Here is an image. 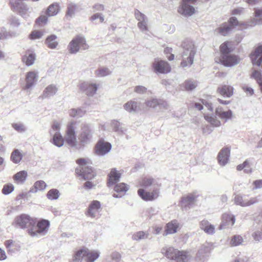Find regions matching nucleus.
Wrapping results in <instances>:
<instances>
[{"instance_id":"1","label":"nucleus","mask_w":262,"mask_h":262,"mask_svg":"<svg viewBox=\"0 0 262 262\" xmlns=\"http://www.w3.org/2000/svg\"><path fill=\"white\" fill-rule=\"evenodd\" d=\"M78 122L72 120L68 122L65 131V141L71 147L76 149L83 148L92 140L93 130L92 125L87 123H82L80 125V131L77 138Z\"/></svg>"},{"instance_id":"2","label":"nucleus","mask_w":262,"mask_h":262,"mask_svg":"<svg viewBox=\"0 0 262 262\" xmlns=\"http://www.w3.org/2000/svg\"><path fill=\"white\" fill-rule=\"evenodd\" d=\"M182 47L183 51L182 53L181 66L183 68L189 67L193 63L194 58L196 53V47L193 41L186 39L182 42Z\"/></svg>"},{"instance_id":"3","label":"nucleus","mask_w":262,"mask_h":262,"mask_svg":"<svg viewBox=\"0 0 262 262\" xmlns=\"http://www.w3.org/2000/svg\"><path fill=\"white\" fill-rule=\"evenodd\" d=\"M161 253L167 258L176 262H188L191 258L188 252L180 251L172 247L165 246L162 248Z\"/></svg>"},{"instance_id":"4","label":"nucleus","mask_w":262,"mask_h":262,"mask_svg":"<svg viewBox=\"0 0 262 262\" xmlns=\"http://www.w3.org/2000/svg\"><path fill=\"white\" fill-rule=\"evenodd\" d=\"M50 222L48 220L42 219L32 228L28 229L29 235L32 237H39L46 235L49 230Z\"/></svg>"},{"instance_id":"5","label":"nucleus","mask_w":262,"mask_h":262,"mask_svg":"<svg viewBox=\"0 0 262 262\" xmlns=\"http://www.w3.org/2000/svg\"><path fill=\"white\" fill-rule=\"evenodd\" d=\"M36 223V218L32 217L27 214H21L15 218L12 225L20 229L28 228L29 229L34 227Z\"/></svg>"},{"instance_id":"6","label":"nucleus","mask_w":262,"mask_h":262,"mask_svg":"<svg viewBox=\"0 0 262 262\" xmlns=\"http://www.w3.org/2000/svg\"><path fill=\"white\" fill-rule=\"evenodd\" d=\"M78 167L76 169V172L79 176L84 180H91L94 177V173L92 168L87 165L84 159H79L77 160Z\"/></svg>"},{"instance_id":"7","label":"nucleus","mask_w":262,"mask_h":262,"mask_svg":"<svg viewBox=\"0 0 262 262\" xmlns=\"http://www.w3.org/2000/svg\"><path fill=\"white\" fill-rule=\"evenodd\" d=\"M88 48L85 38L81 35L74 37L68 45V50L71 54H76L80 50H85Z\"/></svg>"},{"instance_id":"8","label":"nucleus","mask_w":262,"mask_h":262,"mask_svg":"<svg viewBox=\"0 0 262 262\" xmlns=\"http://www.w3.org/2000/svg\"><path fill=\"white\" fill-rule=\"evenodd\" d=\"M242 26H245V24L239 22L236 17H232L229 20L228 23L222 24L219 28L215 30V32L221 35L225 36L228 34L232 28L235 26H239V29H243Z\"/></svg>"},{"instance_id":"9","label":"nucleus","mask_w":262,"mask_h":262,"mask_svg":"<svg viewBox=\"0 0 262 262\" xmlns=\"http://www.w3.org/2000/svg\"><path fill=\"white\" fill-rule=\"evenodd\" d=\"M194 4L184 0H181L177 9L179 14L185 17L192 16L196 12Z\"/></svg>"},{"instance_id":"10","label":"nucleus","mask_w":262,"mask_h":262,"mask_svg":"<svg viewBox=\"0 0 262 262\" xmlns=\"http://www.w3.org/2000/svg\"><path fill=\"white\" fill-rule=\"evenodd\" d=\"M10 4L13 10L24 18L30 15L29 8L27 4L20 0H10Z\"/></svg>"},{"instance_id":"11","label":"nucleus","mask_w":262,"mask_h":262,"mask_svg":"<svg viewBox=\"0 0 262 262\" xmlns=\"http://www.w3.org/2000/svg\"><path fill=\"white\" fill-rule=\"evenodd\" d=\"M145 105L148 108H158L160 112H164L168 110V105L164 100L157 99L156 98H150L148 99L145 102Z\"/></svg>"},{"instance_id":"12","label":"nucleus","mask_w":262,"mask_h":262,"mask_svg":"<svg viewBox=\"0 0 262 262\" xmlns=\"http://www.w3.org/2000/svg\"><path fill=\"white\" fill-rule=\"evenodd\" d=\"M199 196V194L196 191H194L187 195H184L182 198L180 202L181 207L183 209L185 210L190 208L196 201Z\"/></svg>"},{"instance_id":"13","label":"nucleus","mask_w":262,"mask_h":262,"mask_svg":"<svg viewBox=\"0 0 262 262\" xmlns=\"http://www.w3.org/2000/svg\"><path fill=\"white\" fill-rule=\"evenodd\" d=\"M38 77L37 72L35 71L28 72L26 75L25 84L22 87L23 90L31 93L33 87L37 81Z\"/></svg>"},{"instance_id":"14","label":"nucleus","mask_w":262,"mask_h":262,"mask_svg":"<svg viewBox=\"0 0 262 262\" xmlns=\"http://www.w3.org/2000/svg\"><path fill=\"white\" fill-rule=\"evenodd\" d=\"M139 186L145 188L151 187L152 189L159 188L160 189L161 183L158 178H152L150 176H145L139 181Z\"/></svg>"},{"instance_id":"15","label":"nucleus","mask_w":262,"mask_h":262,"mask_svg":"<svg viewBox=\"0 0 262 262\" xmlns=\"http://www.w3.org/2000/svg\"><path fill=\"white\" fill-rule=\"evenodd\" d=\"M111 149L112 145L110 143L103 139H100L95 145L94 150L96 155L103 156L108 153Z\"/></svg>"},{"instance_id":"16","label":"nucleus","mask_w":262,"mask_h":262,"mask_svg":"<svg viewBox=\"0 0 262 262\" xmlns=\"http://www.w3.org/2000/svg\"><path fill=\"white\" fill-rule=\"evenodd\" d=\"M138 194L144 201H152L158 198L160 191L159 188H154L151 191H147L143 188H140L138 190Z\"/></svg>"},{"instance_id":"17","label":"nucleus","mask_w":262,"mask_h":262,"mask_svg":"<svg viewBox=\"0 0 262 262\" xmlns=\"http://www.w3.org/2000/svg\"><path fill=\"white\" fill-rule=\"evenodd\" d=\"M101 207V203L98 201L94 200L90 203L85 214L91 218H97L99 216Z\"/></svg>"},{"instance_id":"18","label":"nucleus","mask_w":262,"mask_h":262,"mask_svg":"<svg viewBox=\"0 0 262 262\" xmlns=\"http://www.w3.org/2000/svg\"><path fill=\"white\" fill-rule=\"evenodd\" d=\"M79 88L86 95L92 97L96 93L98 85L91 81H83L79 83Z\"/></svg>"},{"instance_id":"19","label":"nucleus","mask_w":262,"mask_h":262,"mask_svg":"<svg viewBox=\"0 0 262 262\" xmlns=\"http://www.w3.org/2000/svg\"><path fill=\"white\" fill-rule=\"evenodd\" d=\"M153 69L156 73L167 74L170 72V65L165 61L156 59L152 63Z\"/></svg>"},{"instance_id":"20","label":"nucleus","mask_w":262,"mask_h":262,"mask_svg":"<svg viewBox=\"0 0 262 262\" xmlns=\"http://www.w3.org/2000/svg\"><path fill=\"white\" fill-rule=\"evenodd\" d=\"M213 249L212 244L206 243L204 244L199 249L196 256L198 261H204L208 253Z\"/></svg>"},{"instance_id":"21","label":"nucleus","mask_w":262,"mask_h":262,"mask_svg":"<svg viewBox=\"0 0 262 262\" xmlns=\"http://www.w3.org/2000/svg\"><path fill=\"white\" fill-rule=\"evenodd\" d=\"M221 61L225 66L232 67L239 63L241 59L237 55L229 54L222 56Z\"/></svg>"},{"instance_id":"22","label":"nucleus","mask_w":262,"mask_h":262,"mask_svg":"<svg viewBox=\"0 0 262 262\" xmlns=\"http://www.w3.org/2000/svg\"><path fill=\"white\" fill-rule=\"evenodd\" d=\"M234 203L236 205L242 207L249 206L259 202V199L257 196L251 198L250 200H244L243 196L239 195H236L234 199Z\"/></svg>"},{"instance_id":"23","label":"nucleus","mask_w":262,"mask_h":262,"mask_svg":"<svg viewBox=\"0 0 262 262\" xmlns=\"http://www.w3.org/2000/svg\"><path fill=\"white\" fill-rule=\"evenodd\" d=\"M230 155V148L224 147L222 148L218 154V161L220 165L224 166L229 161Z\"/></svg>"},{"instance_id":"24","label":"nucleus","mask_w":262,"mask_h":262,"mask_svg":"<svg viewBox=\"0 0 262 262\" xmlns=\"http://www.w3.org/2000/svg\"><path fill=\"white\" fill-rule=\"evenodd\" d=\"M253 64L260 66L262 62V45L258 46L254 52L250 54Z\"/></svg>"},{"instance_id":"25","label":"nucleus","mask_w":262,"mask_h":262,"mask_svg":"<svg viewBox=\"0 0 262 262\" xmlns=\"http://www.w3.org/2000/svg\"><path fill=\"white\" fill-rule=\"evenodd\" d=\"M86 106H83L77 108H71L68 111L69 116L72 118H80L86 113Z\"/></svg>"},{"instance_id":"26","label":"nucleus","mask_w":262,"mask_h":262,"mask_svg":"<svg viewBox=\"0 0 262 262\" xmlns=\"http://www.w3.org/2000/svg\"><path fill=\"white\" fill-rule=\"evenodd\" d=\"M234 88L230 85H222L217 88V92L222 96L230 98L233 94Z\"/></svg>"},{"instance_id":"27","label":"nucleus","mask_w":262,"mask_h":262,"mask_svg":"<svg viewBox=\"0 0 262 262\" xmlns=\"http://www.w3.org/2000/svg\"><path fill=\"white\" fill-rule=\"evenodd\" d=\"M100 255V252L98 250H91L86 248L84 262H95Z\"/></svg>"},{"instance_id":"28","label":"nucleus","mask_w":262,"mask_h":262,"mask_svg":"<svg viewBox=\"0 0 262 262\" xmlns=\"http://www.w3.org/2000/svg\"><path fill=\"white\" fill-rule=\"evenodd\" d=\"M216 115L220 117L221 119L227 121L231 119L233 117V112L231 110L225 111L221 106L216 107L215 110Z\"/></svg>"},{"instance_id":"29","label":"nucleus","mask_w":262,"mask_h":262,"mask_svg":"<svg viewBox=\"0 0 262 262\" xmlns=\"http://www.w3.org/2000/svg\"><path fill=\"white\" fill-rule=\"evenodd\" d=\"M179 227V223L177 220H173L166 224L164 235L175 233Z\"/></svg>"},{"instance_id":"30","label":"nucleus","mask_w":262,"mask_h":262,"mask_svg":"<svg viewBox=\"0 0 262 262\" xmlns=\"http://www.w3.org/2000/svg\"><path fill=\"white\" fill-rule=\"evenodd\" d=\"M110 125L113 130L118 134H125L126 128L123 124L117 120H113L111 121Z\"/></svg>"},{"instance_id":"31","label":"nucleus","mask_w":262,"mask_h":262,"mask_svg":"<svg viewBox=\"0 0 262 262\" xmlns=\"http://www.w3.org/2000/svg\"><path fill=\"white\" fill-rule=\"evenodd\" d=\"M36 59V55L32 50H28L26 52L25 54L22 57L23 61L25 63L27 66L32 65Z\"/></svg>"},{"instance_id":"32","label":"nucleus","mask_w":262,"mask_h":262,"mask_svg":"<svg viewBox=\"0 0 262 262\" xmlns=\"http://www.w3.org/2000/svg\"><path fill=\"white\" fill-rule=\"evenodd\" d=\"M124 109L129 113H135L140 110L139 103L134 100H130L123 105Z\"/></svg>"},{"instance_id":"33","label":"nucleus","mask_w":262,"mask_h":262,"mask_svg":"<svg viewBox=\"0 0 262 262\" xmlns=\"http://www.w3.org/2000/svg\"><path fill=\"white\" fill-rule=\"evenodd\" d=\"M121 174V173L115 168L112 169L108 174V185L111 186L118 182Z\"/></svg>"},{"instance_id":"34","label":"nucleus","mask_w":262,"mask_h":262,"mask_svg":"<svg viewBox=\"0 0 262 262\" xmlns=\"http://www.w3.org/2000/svg\"><path fill=\"white\" fill-rule=\"evenodd\" d=\"M5 245L8 253H14L20 249V246L18 244L11 239L6 241Z\"/></svg>"},{"instance_id":"35","label":"nucleus","mask_w":262,"mask_h":262,"mask_svg":"<svg viewBox=\"0 0 262 262\" xmlns=\"http://www.w3.org/2000/svg\"><path fill=\"white\" fill-rule=\"evenodd\" d=\"M235 222V216L229 213H226L223 215V223L220 226V229L224 228L226 225L233 226Z\"/></svg>"},{"instance_id":"36","label":"nucleus","mask_w":262,"mask_h":262,"mask_svg":"<svg viewBox=\"0 0 262 262\" xmlns=\"http://www.w3.org/2000/svg\"><path fill=\"white\" fill-rule=\"evenodd\" d=\"M50 137V142L58 147H62L64 145V142H66L65 136L63 138L61 134L53 135Z\"/></svg>"},{"instance_id":"37","label":"nucleus","mask_w":262,"mask_h":262,"mask_svg":"<svg viewBox=\"0 0 262 262\" xmlns=\"http://www.w3.org/2000/svg\"><path fill=\"white\" fill-rule=\"evenodd\" d=\"M234 49L233 44L231 41H226L222 43L220 46V51L221 53V57L224 55H227L232 52Z\"/></svg>"},{"instance_id":"38","label":"nucleus","mask_w":262,"mask_h":262,"mask_svg":"<svg viewBox=\"0 0 262 262\" xmlns=\"http://www.w3.org/2000/svg\"><path fill=\"white\" fill-rule=\"evenodd\" d=\"M129 189V186L124 183H121L117 184L114 187V190L115 192L121 193L120 194H117L114 193L113 196L114 198H120L122 194H124Z\"/></svg>"},{"instance_id":"39","label":"nucleus","mask_w":262,"mask_h":262,"mask_svg":"<svg viewBox=\"0 0 262 262\" xmlns=\"http://www.w3.org/2000/svg\"><path fill=\"white\" fill-rule=\"evenodd\" d=\"M200 228L205 233L208 234H213L215 233V227L208 221L203 220L200 223Z\"/></svg>"},{"instance_id":"40","label":"nucleus","mask_w":262,"mask_h":262,"mask_svg":"<svg viewBox=\"0 0 262 262\" xmlns=\"http://www.w3.org/2000/svg\"><path fill=\"white\" fill-rule=\"evenodd\" d=\"M58 91V88L54 84L48 85L43 91L42 97L43 98H49L56 94Z\"/></svg>"},{"instance_id":"41","label":"nucleus","mask_w":262,"mask_h":262,"mask_svg":"<svg viewBox=\"0 0 262 262\" xmlns=\"http://www.w3.org/2000/svg\"><path fill=\"white\" fill-rule=\"evenodd\" d=\"M28 173L25 170H22L15 174L13 179L14 181L17 184H24L27 180Z\"/></svg>"},{"instance_id":"42","label":"nucleus","mask_w":262,"mask_h":262,"mask_svg":"<svg viewBox=\"0 0 262 262\" xmlns=\"http://www.w3.org/2000/svg\"><path fill=\"white\" fill-rule=\"evenodd\" d=\"M60 10L59 4L54 3L48 7L46 11V14L48 16H55L59 12Z\"/></svg>"},{"instance_id":"43","label":"nucleus","mask_w":262,"mask_h":262,"mask_svg":"<svg viewBox=\"0 0 262 262\" xmlns=\"http://www.w3.org/2000/svg\"><path fill=\"white\" fill-rule=\"evenodd\" d=\"M57 39L56 35H51L46 38L45 43L48 48L52 49H55L58 44Z\"/></svg>"},{"instance_id":"44","label":"nucleus","mask_w":262,"mask_h":262,"mask_svg":"<svg viewBox=\"0 0 262 262\" xmlns=\"http://www.w3.org/2000/svg\"><path fill=\"white\" fill-rule=\"evenodd\" d=\"M46 184L43 181H37L34 183L33 186L30 188L29 192L36 193L38 191H42L46 188Z\"/></svg>"},{"instance_id":"45","label":"nucleus","mask_w":262,"mask_h":262,"mask_svg":"<svg viewBox=\"0 0 262 262\" xmlns=\"http://www.w3.org/2000/svg\"><path fill=\"white\" fill-rule=\"evenodd\" d=\"M86 248L81 249L74 253L73 257V262H82L84 261Z\"/></svg>"},{"instance_id":"46","label":"nucleus","mask_w":262,"mask_h":262,"mask_svg":"<svg viewBox=\"0 0 262 262\" xmlns=\"http://www.w3.org/2000/svg\"><path fill=\"white\" fill-rule=\"evenodd\" d=\"M61 122L56 120L54 121L51 125V128L49 132L50 136H51L53 135L61 134Z\"/></svg>"},{"instance_id":"47","label":"nucleus","mask_w":262,"mask_h":262,"mask_svg":"<svg viewBox=\"0 0 262 262\" xmlns=\"http://www.w3.org/2000/svg\"><path fill=\"white\" fill-rule=\"evenodd\" d=\"M254 16L256 18H253L252 25L253 26L262 25V8L255 9Z\"/></svg>"},{"instance_id":"48","label":"nucleus","mask_w":262,"mask_h":262,"mask_svg":"<svg viewBox=\"0 0 262 262\" xmlns=\"http://www.w3.org/2000/svg\"><path fill=\"white\" fill-rule=\"evenodd\" d=\"M183 85L186 91H192L197 87L198 82L194 79H188L184 82Z\"/></svg>"},{"instance_id":"49","label":"nucleus","mask_w":262,"mask_h":262,"mask_svg":"<svg viewBox=\"0 0 262 262\" xmlns=\"http://www.w3.org/2000/svg\"><path fill=\"white\" fill-rule=\"evenodd\" d=\"M78 10V6L74 3L70 2L68 5L66 15L68 17H72L74 15L75 13Z\"/></svg>"},{"instance_id":"50","label":"nucleus","mask_w":262,"mask_h":262,"mask_svg":"<svg viewBox=\"0 0 262 262\" xmlns=\"http://www.w3.org/2000/svg\"><path fill=\"white\" fill-rule=\"evenodd\" d=\"M23 155L18 149H15L11 154L10 159L11 161L15 163H19L21 160Z\"/></svg>"},{"instance_id":"51","label":"nucleus","mask_w":262,"mask_h":262,"mask_svg":"<svg viewBox=\"0 0 262 262\" xmlns=\"http://www.w3.org/2000/svg\"><path fill=\"white\" fill-rule=\"evenodd\" d=\"M244 242V239L239 235H235L231 237L230 245L232 247L237 246L241 245Z\"/></svg>"},{"instance_id":"52","label":"nucleus","mask_w":262,"mask_h":262,"mask_svg":"<svg viewBox=\"0 0 262 262\" xmlns=\"http://www.w3.org/2000/svg\"><path fill=\"white\" fill-rule=\"evenodd\" d=\"M202 102L203 104L204 105V106L201 103H195V105H194L195 107L199 111L203 109L204 108H206L207 110L209 111L210 112H213V107L212 106L211 103L206 102L205 101H202Z\"/></svg>"},{"instance_id":"53","label":"nucleus","mask_w":262,"mask_h":262,"mask_svg":"<svg viewBox=\"0 0 262 262\" xmlns=\"http://www.w3.org/2000/svg\"><path fill=\"white\" fill-rule=\"evenodd\" d=\"M205 119L210 123L213 126L219 127L221 125V121L218 120L214 116H209L205 115L204 116Z\"/></svg>"},{"instance_id":"54","label":"nucleus","mask_w":262,"mask_h":262,"mask_svg":"<svg viewBox=\"0 0 262 262\" xmlns=\"http://www.w3.org/2000/svg\"><path fill=\"white\" fill-rule=\"evenodd\" d=\"M149 236L148 233L142 231H138L133 235V239L136 241H140L147 238Z\"/></svg>"},{"instance_id":"55","label":"nucleus","mask_w":262,"mask_h":262,"mask_svg":"<svg viewBox=\"0 0 262 262\" xmlns=\"http://www.w3.org/2000/svg\"><path fill=\"white\" fill-rule=\"evenodd\" d=\"M112 72L107 68L102 67L99 68L95 71L96 75L98 77H104L109 75Z\"/></svg>"},{"instance_id":"56","label":"nucleus","mask_w":262,"mask_h":262,"mask_svg":"<svg viewBox=\"0 0 262 262\" xmlns=\"http://www.w3.org/2000/svg\"><path fill=\"white\" fill-rule=\"evenodd\" d=\"M59 195V191L56 189H52L50 190L47 194L48 199L51 200L58 199Z\"/></svg>"},{"instance_id":"57","label":"nucleus","mask_w":262,"mask_h":262,"mask_svg":"<svg viewBox=\"0 0 262 262\" xmlns=\"http://www.w3.org/2000/svg\"><path fill=\"white\" fill-rule=\"evenodd\" d=\"M15 36L16 33L10 34L7 31L5 28H0V39L7 38L9 37H14Z\"/></svg>"},{"instance_id":"58","label":"nucleus","mask_w":262,"mask_h":262,"mask_svg":"<svg viewBox=\"0 0 262 262\" xmlns=\"http://www.w3.org/2000/svg\"><path fill=\"white\" fill-rule=\"evenodd\" d=\"M13 128L19 133L25 132L27 130L25 125L20 122L14 123L12 124Z\"/></svg>"},{"instance_id":"59","label":"nucleus","mask_w":262,"mask_h":262,"mask_svg":"<svg viewBox=\"0 0 262 262\" xmlns=\"http://www.w3.org/2000/svg\"><path fill=\"white\" fill-rule=\"evenodd\" d=\"M43 35V32L41 31H33L29 35L30 39L35 40L41 38Z\"/></svg>"},{"instance_id":"60","label":"nucleus","mask_w":262,"mask_h":262,"mask_svg":"<svg viewBox=\"0 0 262 262\" xmlns=\"http://www.w3.org/2000/svg\"><path fill=\"white\" fill-rule=\"evenodd\" d=\"M14 189L13 185L11 183L6 184L2 189V192L5 195H8L11 193Z\"/></svg>"},{"instance_id":"61","label":"nucleus","mask_w":262,"mask_h":262,"mask_svg":"<svg viewBox=\"0 0 262 262\" xmlns=\"http://www.w3.org/2000/svg\"><path fill=\"white\" fill-rule=\"evenodd\" d=\"M252 237L256 241H260L262 239V228L255 230L252 234Z\"/></svg>"},{"instance_id":"62","label":"nucleus","mask_w":262,"mask_h":262,"mask_svg":"<svg viewBox=\"0 0 262 262\" xmlns=\"http://www.w3.org/2000/svg\"><path fill=\"white\" fill-rule=\"evenodd\" d=\"M147 22H148L147 19H145L143 21L138 22V27L140 29V30L142 32H145L148 30Z\"/></svg>"},{"instance_id":"63","label":"nucleus","mask_w":262,"mask_h":262,"mask_svg":"<svg viewBox=\"0 0 262 262\" xmlns=\"http://www.w3.org/2000/svg\"><path fill=\"white\" fill-rule=\"evenodd\" d=\"M135 17H136V18L138 20L139 22L143 21V20L147 19V17L144 14L141 13L138 10H137L135 12Z\"/></svg>"},{"instance_id":"64","label":"nucleus","mask_w":262,"mask_h":262,"mask_svg":"<svg viewBox=\"0 0 262 262\" xmlns=\"http://www.w3.org/2000/svg\"><path fill=\"white\" fill-rule=\"evenodd\" d=\"M146 91L147 88L142 85H138L134 88V92L139 94H143Z\"/></svg>"}]
</instances>
